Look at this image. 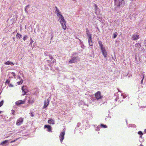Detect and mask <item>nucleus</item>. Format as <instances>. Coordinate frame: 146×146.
<instances>
[{
    "label": "nucleus",
    "mask_w": 146,
    "mask_h": 146,
    "mask_svg": "<svg viewBox=\"0 0 146 146\" xmlns=\"http://www.w3.org/2000/svg\"><path fill=\"white\" fill-rule=\"evenodd\" d=\"M59 18L60 19V23L62 26V28L64 30H65L66 28V22L64 20L63 16H61V17H59Z\"/></svg>",
    "instance_id": "obj_1"
},
{
    "label": "nucleus",
    "mask_w": 146,
    "mask_h": 146,
    "mask_svg": "<svg viewBox=\"0 0 146 146\" xmlns=\"http://www.w3.org/2000/svg\"><path fill=\"white\" fill-rule=\"evenodd\" d=\"M95 96L97 100L101 99L102 98V96L101 95V92L100 91H98L95 94Z\"/></svg>",
    "instance_id": "obj_2"
},
{
    "label": "nucleus",
    "mask_w": 146,
    "mask_h": 146,
    "mask_svg": "<svg viewBox=\"0 0 146 146\" xmlns=\"http://www.w3.org/2000/svg\"><path fill=\"white\" fill-rule=\"evenodd\" d=\"M23 121V118L20 117L17 120L16 122V124L17 126L21 125Z\"/></svg>",
    "instance_id": "obj_3"
},
{
    "label": "nucleus",
    "mask_w": 146,
    "mask_h": 146,
    "mask_svg": "<svg viewBox=\"0 0 146 146\" xmlns=\"http://www.w3.org/2000/svg\"><path fill=\"white\" fill-rule=\"evenodd\" d=\"M65 134V133L64 131L60 133L59 138L61 143H62L63 140L64 139Z\"/></svg>",
    "instance_id": "obj_4"
},
{
    "label": "nucleus",
    "mask_w": 146,
    "mask_h": 146,
    "mask_svg": "<svg viewBox=\"0 0 146 146\" xmlns=\"http://www.w3.org/2000/svg\"><path fill=\"white\" fill-rule=\"evenodd\" d=\"M102 54L104 57L105 58H106L107 55V53L106 52L105 48H103L101 49Z\"/></svg>",
    "instance_id": "obj_5"
},
{
    "label": "nucleus",
    "mask_w": 146,
    "mask_h": 146,
    "mask_svg": "<svg viewBox=\"0 0 146 146\" xmlns=\"http://www.w3.org/2000/svg\"><path fill=\"white\" fill-rule=\"evenodd\" d=\"M49 102L48 99H47L44 101V104L43 107V108H46L48 105Z\"/></svg>",
    "instance_id": "obj_6"
},
{
    "label": "nucleus",
    "mask_w": 146,
    "mask_h": 146,
    "mask_svg": "<svg viewBox=\"0 0 146 146\" xmlns=\"http://www.w3.org/2000/svg\"><path fill=\"white\" fill-rule=\"evenodd\" d=\"M77 62L76 58L74 57L72 58L71 60H70L69 61V63L70 64H72L73 63H75Z\"/></svg>",
    "instance_id": "obj_7"
},
{
    "label": "nucleus",
    "mask_w": 146,
    "mask_h": 146,
    "mask_svg": "<svg viewBox=\"0 0 146 146\" xmlns=\"http://www.w3.org/2000/svg\"><path fill=\"white\" fill-rule=\"evenodd\" d=\"M44 128H47L48 131L50 132H51L52 127L50 125H45Z\"/></svg>",
    "instance_id": "obj_8"
},
{
    "label": "nucleus",
    "mask_w": 146,
    "mask_h": 146,
    "mask_svg": "<svg viewBox=\"0 0 146 146\" xmlns=\"http://www.w3.org/2000/svg\"><path fill=\"white\" fill-rule=\"evenodd\" d=\"M56 9V11L57 13V16L59 17H61V16H62L61 14V12L59 11L56 7H55Z\"/></svg>",
    "instance_id": "obj_9"
},
{
    "label": "nucleus",
    "mask_w": 146,
    "mask_h": 146,
    "mask_svg": "<svg viewBox=\"0 0 146 146\" xmlns=\"http://www.w3.org/2000/svg\"><path fill=\"white\" fill-rule=\"evenodd\" d=\"M25 103V101L20 100L17 101L16 102V104L17 105H19L21 104H23Z\"/></svg>",
    "instance_id": "obj_10"
},
{
    "label": "nucleus",
    "mask_w": 146,
    "mask_h": 146,
    "mask_svg": "<svg viewBox=\"0 0 146 146\" xmlns=\"http://www.w3.org/2000/svg\"><path fill=\"white\" fill-rule=\"evenodd\" d=\"M88 42L89 45L90 46H92L93 44V42L92 41V37L90 36L88 38Z\"/></svg>",
    "instance_id": "obj_11"
},
{
    "label": "nucleus",
    "mask_w": 146,
    "mask_h": 146,
    "mask_svg": "<svg viewBox=\"0 0 146 146\" xmlns=\"http://www.w3.org/2000/svg\"><path fill=\"white\" fill-rule=\"evenodd\" d=\"M122 2H123V1H122L121 0H119V1H117L116 2L115 4V5L118 7H119L122 4Z\"/></svg>",
    "instance_id": "obj_12"
},
{
    "label": "nucleus",
    "mask_w": 146,
    "mask_h": 146,
    "mask_svg": "<svg viewBox=\"0 0 146 146\" xmlns=\"http://www.w3.org/2000/svg\"><path fill=\"white\" fill-rule=\"evenodd\" d=\"M133 40H135L139 38V35H133L132 36Z\"/></svg>",
    "instance_id": "obj_13"
},
{
    "label": "nucleus",
    "mask_w": 146,
    "mask_h": 146,
    "mask_svg": "<svg viewBox=\"0 0 146 146\" xmlns=\"http://www.w3.org/2000/svg\"><path fill=\"white\" fill-rule=\"evenodd\" d=\"M49 124H54V121L52 119H50L48 121Z\"/></svg>",
    "instance_id": "obj_14"
},
{
    "label": "nucleus",
    "mask_w": 146,
    "mask_h": 146,
    "mask_svg": "<svg viewBox=\"0 0 146 146\" xmlns=\"http://www.w3.org/2000/svg\"><path fill=\"white\" fill-rule=\"evenodd\" d=\"M5 64L6 65H14V64L13 63L9 61H8L7 62H5Z\"/></svg>",
    "instance_id": "obj_15"
},
{
    "label": "nucleus",
    "mask_w": 146,
    "mask_h": 146,
    "mask_svg": "<svg viewBox=\"0 0 146 146\" xmlns=\"http://www.w3.org/2000/svg\"><path fill=\"white\" fill-rule=\"evenodd\" d=\"M86 33L89 38L90 37V36L92 37V35L90 34L89 31L88 29L86 30Z\"/></svg>",
    "instance_id": "obj_16"
},
{
    "label": "nucleus",
    "mask_w": 146,
    "mask_h": 146,
    "mask_svg": "<svg viewBox=\"0 0 146 146\" xmlns=\"http://www.w3.org/2000/svg\"><path fill=\"white\" fill-rule=\"evenodd\" d=\"M22 92H23V95H24L26 93V92L25 91V89L24 88V86H22Z\"/></svg>",
    "instance_id": "obj_17"
},
{
    "label": "nucleus",
    "mask_w": 146,
    "mask_h": 146,
    "mask_svg": "<svg viewBox=\"0 0 146 146\" xmlns=\"http://www.w3.org/2000/svg\"><path fill=\"white\" fill-rule=\"evenodd\" d=\"M100 125L101 127L102 128H106L107 127L106 125L103 124H101Z\"/></svg>",
    "instance_id": "obj_18"
},
{
    "label": "nucleus",
    "mask_w": 146,
    "mask_h": 146,
    "mask_svg": "<svg viewBox=\"0 0 146 146\" xmlns=\"http://www.w3.org/2000/svg\"><path fill=\"white\" fill-rule=\"evenodd\" d=\"M94 9H95V11H96L95 13H96L97 12V9H98L97 6V5H96V4H95L94 5Z\"/></svg>",
    "instance_id": "obj_19"
},
{
    "label": "nucleus",
    "mask_w": 146,
    "mask_h": 146,
    "mask_svg": "<svg viewBox=\"0 0 146 146\" xmlns=\"http://www.w3.org/2000/svg\"><path fill=\"white\" fill-rule=\"evenodd\" d=\"M138 133L139 135H141L140 136V137L141 138L142 137V135L143 134L142 132L141 131H139Z\"/></svg>",
    "instance_id": "obj_20"
},
{
    "label": "nucleus",
    "mask_w": 146,
    "mask_h": 146,
    "mask_svg": "<svg viewBox=\"0 0 146 146\" xmlns=\"http://www.w3.org/2000/svg\"><path fill=\"white\" fill-rule=\"evenodd\" d=\"M23 83V80L22 79H21V81L17 82V84L18 85L21 84Z\"/></svg>",
    "instance_id": "obj_21"
},
{
    "label": "nucleus",
    "mask_w": 146,
    "mask_h": 146,
    "mask_svg": "<svg viewBox=\"0 0 146 146\" xmlns=\"http://www.w3.org/2000/svg\"><path fill=\"white\" fill-rule=\"evenodd\" d=\"M21 36L22 35L19 33H17V34L16 35V36L17 37L19 38H21Z\"/></svg>",
    "instance_id": "obj_22"
},
{
    "label": "nucleus",
    "mask_w": 146,
    "mask_h": 146,
    "mask_svg": "<svg viewBox=\"0 0 146 146\" xmlns=\"http://www.w3.org/2000/svg\"><path fill=\"white\" fill-rule=\"evenodd\" d=\"M28 102L30 104H32L34 102V100H29Z\"/></svg>",
    "instance_id": "obj_23"
},
{
    "label": "nucleus",
    "mask_w": 146,
    "mask_h": 146,
    "mask_svg": "<svg viewBox=\"0 0 146 146\" xmlns=\"http://www.w3.org/2000/svg\"><path fill=\"white\" fill-rule=\"evenodd\" d=\"M100 48H101V49H102L103 48H105L103 46V45L102 44H100L99 45Z\"/></svg>",
    "instance_id": "obj_24"
},
{
    "label": "nucleus",
    "mask_w": 146,
    "mask_h": 146,
    "mask_svg": "<svg viewBox=\"0 0 146 146\" xmlns=\"http://www.w3.org/2000/svg\"><path fill=\"white\" fill-rule=\"evenodd\" d=\"M100 48H101V49H102L103 48H105L103 46V45L102 44H100L99 45Z\"/></svg>",
    "instance_id": "obj_25"
},
{
    "label": "nucleus",
    "mask_w": 146,
    "mask_h": 146,
    "mask_svg": "<svg viewBox=\"0 0 146 146\" xmlns=\"http://www.w3.org/2000/svg\"><path fill=\"white\" fill-rule=\"evenodd\" d=\"M3 104V101L2 100L0 102V107H1Z\"/></svg>",
    "instance_id": "obj_26"
},
{
    "label": "nucleus",
    "mask_w": 146,
    "mask_h": 146,
    "mask_svg": "<svg viewBox=\"0 0 146 146\" xmlns=\"http://www.w3.org/2000/svg\"><path fill=\"white\" fill-rule=\"evenodd\" d=\"M117 36V33H115L113 34V38H115Z\"/></svg>",
    "instance_id": "obj_27"
},
{
    "label": "nucleus",
    "mask_w": 146,
    "mask_h": 146,
    "mask_svg": "<svg viewBox=\"0 0 146 146\" xmlns=\"http://www.w3.org/2000/svg\"><path fill=\"white\" fill-rule=\"evenodd\" d=\"M8 141V140H5L1 143V144H3L6 143Z\"/></svg>",
    "instance_id": "obj_28"
},
{
    "label": "nucleus",
    "mask_w": 146,
    "mask_h": 146,
    "mask_svg": "<svg viewBox=\"0 0 146 146\" xmlns=\"http://www.w3.org/2000/svg\"><path fill=\"white\" fill-rule=\"evenodd\" d=\"M138 46L139 47H141V45L139 43H137L135 44V46Z\"/></svg>",
    "instance_id": "obj_29"
},
{
    "label": "nucleus",
    "mask_w": 146,
    "mask_h": 146,
    "mask_svg": "<svg viewBox=\"0 0 146 146\" xmlns=\"http://www.w3.org/2000/svg\"><path fill=\"white\" fill-rule=\"evenodd\" d=\"M27 37V35H25L24 36V37H23V40L24 41H25L26 40Z\"/></svg>",
    "instance_id": "obj_30"
},
{
    "label": "nucleus",
    "mask_w": 146,
    "mask_h": 146,
    "mask_svg": "<svg viewBox=\"0 0 146 146\" xmlns=\"http://www.w3.org/2000/svg\"><path fill=\"white\" fill-rule=\"evenodd\" d=\"M11 74L13 75V76H14V77H15L16 75H15V73L14 72H13L11 73Z\"/></svg>",
    "instance_id": "obj_31"
},
{
    "label": "nucleus",
    "mask_w": 146,
    "mask_h": 146,
    "mask_svg": "<svg viewBox=\"0 0 146 146\" xmlns=\"http://www.w3.org/2000/svg\"><path fill=\"white\" fill-rule=\"evenodd\" d=\"M10 82V81L8 80H7L5 82V83L9 84Z\"/></svg>",
    "instance_id": "obj_32"
},
{
    "label": "nucleus",
    "mask_w": 146,
    "mask_h": 146,
    "mask_svg": "<svg viewBox=\"0 0 146 146\" xmlns=\"http://www.w3.org/2000/svg\"><path fill=\"white\" fill-rule=\"evenodd\" d=\"M98 44H99V45H100V44H102V42L101 41H99L98 42Z\"/></svg>",
    "instance_id": "obj_33"
},
{
    "label": "nucleus",
    "mask_w": 146,
    "mask_h": 146,
    "mask_svg": "<svg viewBox=\"0 0 146 146\" xmlns=\"http://www.w3.org/2000/svg\"><path fill=\"white\" fill-rule=\"evenodd\" d=\"M31 116L32 117H33L34 116L33 113V112H32L31 113Z\"/></svg>",
    "instance_id": "obj_34"
},
{
    "label": "nucleus",
    "mask_w": 146,
    "mask_h": 146,
    "mask_svg": "<svg viewBox=\"0 0 146 146\" xmlns=\"http://www.w3.org/2000/svg\"><path fill=\"white\" fill-rule=\"evenodd\" d=\"M9 86L10 87H13V86L11 84H10L9 85Z\"/></svg>",
    "instance_id": "obj_35"
},
{
    "label": "nucleus",
    "mask_w": 146,
    "mask_h": 146,
    "mask_svg": "<svg viewBox=\"0 0 146 146\" xmlns=\"http://www.w3.org/2000/svg\"><path fill=\"white\" fill-rule=\"evenodd\" d=\"M31 41L30 42V43H31V44H32V43L33 42V41L32 40V39H31Z\"/></svg>",
    "instance_id": "obj_36"
},
{
    "label": "nucleus",
    "mask_w": 146,
    "mask_h": 146,
    "mask_svg": "<svg viewBox=\"0 0 146 146\" xmlns=\"http://www.w3.org/2000/svg\"><path fill=\"white\" fill-rule=\"evenodd\" d=\"M15 141H16V140H14V141H11V143H12L14 142Z\"/></svg>",
    "instance_id": "obj_37"
},
{
    "label": "nucleus",
    "mask_w": 146,
    "mask_h": 146,
    "mask_svg": "<svg viewBox=\"0 0 146 146\" xmlns=\"http://www.w3.org/2000/svg\"><path fill=\"white\" fill-rule=\"evenodd\" d=\"M117 0H114V3L115 4L116 2L117 1Z\"/></svg>",
    "instance_id": "obj_38"
},
{
    "label": "nucleus",
    "mask_w": 146,
    "mask_h": 146,
    "mask_svg": "<svg viewBox=\"0 0 146 146\" xmlns=\"http://www.w3.org/2000/svg\"><path fill=\"white\" fill-rule=\"evenodd\" d=\"M144 78V76H143V79H142V80H141V83H142V82H143V79Z\"/></svg>",
    "instance_id": "obj_39"
},
{
    "label": "nucleus",
    "mask_w": 146,
    "mask_h": 146,
    "mask_svg": "<svg viewBox=\"0 0 146 146\" xmlns=\"http://www.w3.org/2000/svg\"><path fill=\"white\" fill-rule=\"evenodd\" d=\"M144 133H145L146 132V129H145L144 130Z\"/></svg>",
    "instance_id": "obj_40"
},
{
    "label": "nucleus",
    "mask_w": 146,
    "mask_h": 146,
    "mask_svg": "<svg viewBox=\"0 0 146 146\" xmlns=\"http://www.w3.org/2000/svg\"><path fill=\"white\" fill-rule=\"evenodd\" d=\"M139 146H144L142 144H141Z\"/></svg>",
    "instance_id": "obj_41"
},
{
    "label": "nucleus",
    "mask_w": 146,
    "mask_h": 146,
    "mask_svg": "<svg viewBox=\"0 0 146 146\" xmlns=\"http://www.w3.org/2000/svg\"><path fill=\"white\" fill-rule=\"evenodd\" d=\"M1 111H0V114L1 113Z\"/></svg>",
    "instance_id": "obj_42"
}]
</instances>
